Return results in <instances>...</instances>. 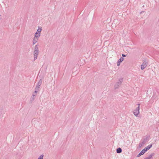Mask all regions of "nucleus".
<instances>
[{"mask_svg": "<svg viewBox=\"0 0 159 159\" xmlns=\"http://www.w3.org/2000/svg\"><path fill=\"white\" fill-rule=\"evenodd\" d=\"M42 30V28L41 27L39 26L37 30V32L35 34V38H38L40 36V33Z\"/></svg>", "mask_w": 159, "mask_h": 159, "instance_id": "obj_1", "label": "nucleus"}, {"mask_svg": "<svg viewBox=\"0 0 159 159\" xmlns=\"http://www.w3.org/2000/svg\"><path fill=\"white\" fill-rule=\"evenodd\" d=\"M138 106L136 108V109L134 111L133 113L134 115L136 116H137L139 113L140 105L139 104H138Z\"/></svg>", "mask_w": 159, "mask_h": 159, "instance_id": "obj_2", "label": "nucleus"}, {"mask_svg": "<svg viewBox=\"0 0 159 159\" xmlns=\"http://www.w3.org/2000/svg\"><path fill=\"white\" fill-rule=\"evenodd\" d=\"M148 64L147 62L146 61H144L143 63L141 65V69L142 70H143L147 66Z\"/></svg>", "mask_w": 159, "mask_h": 159, "instance_id": "obj_3", "label": "nucleus"}, {"mask_svg": "<svg viewBox=\"0 0 159 159\" xmlns=\"http://www.w3.org/2000/svg\"><path fill=\"white\" fill-rule=\"evenodd\" d=\"M42 80L41 79H40L39 80V81L36 87L35 88V89L37 90H39V88H40V86L41 85L42 83Z\"/></svg>", "mask_w": 159, "mask_h": 159, "instance_id": "obj_4", "label": "nucleus"}, {"mask_svg": "<svg viewBox=\"0 0 159 159\" xmlns=\"http://www.w3.org/2000/svg\"><path fill=\"white\" fill-rule=\"evenodd\" d=\"M38 54L39 51H34V61L35 60L37 59Z\"/></svg>", "mask_w": 159, "mask_h": 159, "instance_id": "obj_5", "label": "nucleus"}, {"mask_svg": "<svg viewBox=\"0 0 159 159\" xmlns=\"http://www.w3.org/2000/svg\"><path fill=\"white\" fill-rule=\"evenodd\" d=\"M124 59V58L123 57H121L118 61L117 62V65L118 66H119L120 64V63L122 62Z\"/></svg>", "mask_w": 159, "mask_h": 159, "instance_id": "obj_6", "label": "nucleus"}, {"mask_svg": "<svg viewBox=\"0 0 159 159\" xmlns=\"http://www.w3.org/2000/svg\"><path fill=\"white\" fill-rule=\"evenodd\" d=\"M146 139H144L142 143H140L139 144V148H141L143 145H144L146 142Z\"/></svg>", "mask_w": 159, "mask_h": 159, "instance_id": "obj_7", "label": "nucleus"}, {"mask_svg": "<svg viewBox=\"0 0 159 159\" xmlns=\"http://www.w3.org/2000/svg\"><path fill=\"white\" fill-rule=\"evenodd\" d=\"M152 144H150L147 146L144 149H145V151L146 152L147 150L149 149L152 147Z\"/></svg>", "mask_w": 159, "mask_h": 159, "instance_id": "obj_8", "label": "nucleus"}, {"mask_svg": "<svg viewBox=\"0 0 159 159\" xmlns=\"http://www.w3.org/2000/svg\"><path fill=\"white\" fill-rule=\"evenodd\" d=\"M153 155V153H152L151 155H149L148 157H146L144 159H152Z\"/></svg>", "mask_w": 159, "mask_h": 159, "instance_id": "obj_9", "label": "nucleus"}, {"mask_svg": "<svg viewBox=\"0 0 159 159\" xmlns=\"http://www.w3.org/2000/svg\"><path fill=\"white\" fill-rule=\"evenodd\" d=\"M34 51H39V45L38 44L36 45L34 47Z\"/></svg>", "mask_w": 159, "mask_h": 159, "instance_id": "obj_10", "label": "nucleus"}, {"mask_svg": "<svg viewBox=\"0 0 159 159\" xmlns=\"http://www.w3.org/2000/svg\"><path fill=\"white\" fill-rule=\"evenodd\" d=\"M121 152L122 149L120 148H119L116 149V152L117 153H121Z\"/></svg>", "mask_w": 159, "mask_h": 159, "instance_id": "obj_11", "label": "nucleus"}, {"mask_svg": "<svg viewBox=\"0 0 159 159\" xmlns=\"http://www.w3.org/2000/svg\"><path fill=\"white\" fill-rule=\"evenodd\" d=\"M36 38H35V36L34 37L33 40V45H34L35 44L37 41V39H36Z\"/></svg>", "mask_w": 159, "mask_h": 159, "instance_id": "obj_12", "label": "nucleus"}, {"mask_svg": "<svg viewBox=\"0 0 159 159\" xmlns=\"http://www.w3.org/2000/svg\"><path fill=\"white\" fill-rule=\"evenodd\" d=\"M36 95V94H33L32 95V96L31 97V99L30 100L31 101H34L35 98L34 96Z\"/></svg>", "mask_w": 159, "mask_h": 159, "instance_id": "obj_13", "label": "nucleus"}, {"mask_svg": "<svg viewBox=\"0 0 159 159\" xmlns=\"http://www.w3.org/2000/svg\"><path fill=\"white\" fill-rule=\"evenodd\" d=\"M146 152V151H145V149H143V150H142V151L140 152V154H141L142 155H143L145 152Z\"/></svg>", "mask_w": 159, "mask_h": 159, "instance_id": "obj_14", "label": "nucleus"}, {"mask_svg": "<svg viewBox=\"0 0 159 159\" xmlns=\"http://www.w3.org/2000/svg\"><path fill=\"white\" fill-rule=\"evenodd\" d=\"M43 155L42 154L40 156L38 159H43Z\"/></svg>", "mask_w": 159, "mask_h": 159, "instance_id": "obj_15", "label": "nucleus"}, {"mask_svg": "<svg viewBox=\"0 0 159 159\" xmlns=\"http://www.w3.org/2000/svg\"><path fill=\"white\" fill-rule=\"evenodd\" d=\"M119 85L117 84H115V89H117L118 88H119Z\"/></svg>", "mask_w": 159, "mask_h": 159, "instance_id": "obj_16", "label": "nucleus"}, {"mask_svg": "<svg viewBox=\"0 0 159 159\" xmlns=\"http://www.w3.org/2000/svg\"><path fill=\"white\" fill-rule=\"evenodd\" d=\"M119 82L120 83H121L122 82H123V78H120V79L119 80Z\"/></svg>", "mask_w": 159, "mask_h": 159, "instance_id": "obj_17", "label": "nucleus"}, {"mask_svg": "<svg viewBox=\"0 0 159 159\" xmlns=\"http://www.w3.org/2000/svg\"><path fill=\"white\" fill-rule=\"evenodd\" d=\"M38 90H35V91L34 92V93L33 94H36V95L37 94V91Z\"/></svg>", "mask_w": 159, "mask_h": 159, "instance_id": "obj_18", "label": "nucleus"}, {"mask_svg": "<svg viewBox=\"0 0 159 159\" xmlns=\"http://www.w3.org/2000/svg\"><path fill=\"white\" fill-rule=\"evenodd\" d=\"M117 84L119 85V86L121 84V83H120L119 82H118Z\"/></svg>", "mask_w": 159, "mask_h": 159, "instance_id": "obj_19", "label": "nucleus"}, {"mask_svg": "<svg viewBox=\"0 0 159 159\" xmlns=\"http://www.w3.org/2000/svg\"><path fill=\"white\" fill-rule=\"evenodd\" d=\"M142 155L141 154H140V153H139L138 155L137 156V157H140V156Z\"/></svg>", "mask_w": 159, "mask_h": 159, "instance_id": "obj_20", "label": "nucleus"}, {"mask_svg": "<svg viewBox=\"0 0 159 159\" xmlns=\"http://www.w3.org/2000/svg\"><path fill=\"white\" fill-rule=\"evenodd\" d=\"M122 57H126V55H125V54H122Z\"/></svg>", "mask_w": 159, "mask_h": 159, "instance_id": "obj_21", "label": "nucleus"}]
</instances>
